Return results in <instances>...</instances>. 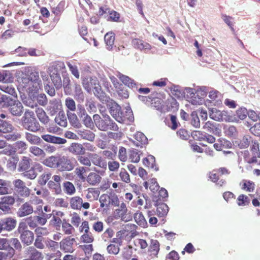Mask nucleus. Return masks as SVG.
<instances>
[{"label": "nucleus", "mask_w": 260, "mask_h": 260, "mask_svg": "<svg viewBox=\"0 0 260 260\" xmlns=\"http://www.w3.org/2000/svg\"><path fill=\"white\" fill-rule=\"evenodd\" d=\"M25 139L32 145H39L42 143V140L39 136L29 133H25Z\"/></svg>", "instance_id": "28"}, {"label": "nucleus", "mask_w": 260, "mask_h": 260, "mask_svg": "<svg viewBox=\"0 0 260 260\" xmlns=\"http://www.w3.org/2000/svg\"><path fill=\"white\" fill-rule=\"evenodd\" d=\"M189 121L190 124L195 128H199L200 126V120L197 112L193 111L190 115Z\"/></svg>", "instance_id": "36"}, {"label": "nucleus", "mask_w": 260, "mask_h": 260, "mask_svg": "<svg viewBox=\"0 0 260 260\" xmlns=\"http://www.w3.org/2000/svg\"><path fill=\"white\" fill-rule=\"evenodd\" d=\"M70 152L75 155L79 156L84 155L85 153V149L83 145L80 143H73L69 147Z\"/></svg>", "instance_id": "17"}, {"label": "nucleus", "mask_w": 260, "mask_h": 260, "mask_svg": "<svg viewBox=\"0 0 260 260\" xmlns=\"http://www.w3.org/2000/svg\"><path fill=\"white\" fill-rule=\"evenodd\" d=\"M188 101L192 105H201L208 92V88L202 86L196 90L193 88L187 87L185 89Z\"/></svg>", "instance_id": "3"}, {"label": "nucleus", "mask_w": 260, "mask_h": 260, "mask_svg": "<svg viewBox=\"0 0 260 260\" xmlns=\"http://www.w3.org/2000/svg\"><path fill=\"white\" fill-rule=\"evenodd\" d=\"M93 93L101 101L106 102L110 98L106 96V93L102 90L101 86L100 85L99 81L96 85H94Z\"/></svg>", "instance_id": "20"}, {"label": "nucleus", "mask_w": 260, "mask_h": 260, "mask_svg": "<svg viewBox=\"0 0 260 260\" xmlns=\"http://www.w3.org/2000/svg\"><path fill=\"white\" fill-rule=\"evenodd\" d=\"M37 101L38 103L41 106H45L47 104V99L46 95L44 93H41L37 95L36 94V98L32 100V101L36 100Z\"/></svg>", "instance_id": "56"}, {"label": "nucleus", "mask_w": 260, "mask_h": 260, "mask_svg": "<svg viewBox=\"0 0 260 260\" xmlns=\"http://www.w3.org/2000/svg\"><path fill=\"white\" fill-rule=\"evenodd\" d=\"M50 78L56 88H59L62 86V81L60 74L50 76Z\"/></svg>", "instance_id": "53"}, {"label": "nucleus", "mask_w": 260, "mask_h": 260, "mask_svg": "<svg viewBox=\"0 0 260 260\" xmlns=\"http://www.w3.org/2000/svg\"><path fill=\"white\" fill-rule=\"evenodd\" d=\"M30 194L29 189L25 186V183L20 179H17V202H23L21 197H27Z\"/></svg>", "instance_id": "10"}, {"label": "nucleus", "mask_w": 260, "mask_h": 260, "mask_svg": "<svg viewBox=\"0 0 260 260\" xmlns=\"http://www.w3.org/2000/svg\"><path fill=\"white\" fill-rule=\"evenodd\" d=\"M88 156L90 158L91 163L92 162L94 165L103 169L107 168L106 161L96 153H89L88 154Z\"/></svg>", "instance_id": "13"}, {"label": "nucleus", "mask_w": 260, "mask_h": 260, "mask_svg": "<svg viewBox=\"0 0 260 260\" xmlns=\"http://www.w3.org/2000/svg\"><path fill=\"white\" fill-rule=\"evenodd\" d=\"M137 150L134 149L131 151L129 158L133 162H138L140 159V154Z\"/></svg>", "instance_id": "57"}, {"label": "nucleus", "mask_w": 260, "mask_h": 260, "mask_svg": "<svg viewBox=\"0 0 260 260\" xmlns=\"http://www.w3.org/2000/svg\"><path fill=\"white\" fill-rule=\"evenodd\" d=\"M56 123L61 126L66 127L67 125L66 116L63 112H59L58 115L55 118Z\"/></svg>", "instance_id": "41"}, {"label": "nucleus", "mask_w": 260, "mask_h": 260, "mask_svg": "<svg viewBox=\"0 0 260 260\" xmlns=\"http://www.w3.org/2000/svg\"><path fill=\"white\" fill-rule=\"evenodd\" d=\"M20 239L21 241L27 245L30 244L34 240V234L32 232L26 230L22 232Z\"/></svg>", "instance_id": "24"}, {"label": "nucleus", "mask_w": 260, "mask_h": 260, "mask_svg": "<svg viewBox=\"0 0 260 260\" xmlns=\"http://www.w3.org/2000/svg\"><path fill=\"white\" fill-rule=\"evenodd\" d=\"M65 105L68 109L67 111H75L76 109V103L71 98L68 97L65 100Z\"/></svg>", "instance_id": "52"}, {"label": "nucleus", "mask_w": 260, "mask_h": 260, "mask_svg": "<svg viewBox=\"0 0 260 260\" xmlns=\"http://www.w3.org/2000/svg\"><path fill=\"white\" fill-rule=\"evenodd\" d=\"M93 118L96 126L100 131L104 132L108 130L117 131L119 129L117 124L110 116H106L105 119H102L100 115L95 114L93 115Z\"/></svg>", "instance_id": "4"}, {"label": "nucleus", "mask_w": 260, "mask_h": 260, "mask_svg": "<svg viewBox=\"0 0 260 260\" xmlns=\"http://www.w3.org/2000/svg\"><path fill=\"white\" fill-rule=\"evenodd\" d=\"M116 75L124 85L128 86L129 88L132 89H137V83L133 79L127 76L122 74L119 72H117Z\"/></svg>", "instance_id": "15"}, {"label": "nucleus", "mask_w": 260, "mask_h": 260, "mask_svg": "<svg viewBox=\"0 0 260 260\" xmlns=\"http://www.w3.org/2000/svg\"><path fill=\"white\" fill-rule=\"evenodd\" d=\"M156 211L159 216L164 217L169 211V207L165 203L159 204L157 206Z\"/></svg>", "instance_id": "42"}, {"label": "nucleus", "mask_w": 260, "mask_h": 260, "mask_svg": "<svg viewBox=\"0 0 260 260\" xmlns=\"http://www.w3.org/2000/svg\"><path fill=\"white\" fill-rule=\"evenodd\" d=\"M17 69V82L19 86L17 90L23 103L31 108L37 107L36 104H31V100L36 98L39 90L42 86V81L39 78V72L32 70L29 67Z\"/></svg>", "instance_id": "1"}, {"label": "nucleus", "mask_w": 260, "mask_h": 260, "mask_svg": "<svg viewBox=\"0 0 260 260\" xmlns=\"http://www.w3.org/2000/svg\"><path fill=\"white\" fill-rule=\"evenodd\" d=\"M74 161L67 156H59L57 169L60 172L72 171L75 167Z\"/></svg>", "instance_id": "6"}, {"label": "nucleus", "mask_w": 260, "mask_h": 260, "mask_svg": "<svg viewBox=\"0 0 260 260\" xmlns=\"http://www.w3.org/2000/svg\"><path fill=\"white\" fill-rule=\"evenodd\" d=\"M98 80L95 77H87L82 79V85L84 89L88 92H90L91 88L94 85H97Z\"/></svg>", "instance_id": "14"}, {"label": "nucleus", "mask_w": 260, "mask_h": 260, "mask_svg": "<svg viewBox=\"0 0 260 260\" xmlns=\"http://www.w3.org/2000/svg\"><path fill=\"white\" fill-rule=\"evenodd\" d=\"M150 248L153 254L157 255L159 250V242L156 240H151Z\"/></svg>", "instance_id": "58"}, {"label": "nucleus", "mask_w": 260, "mask_h": 260, "mask_svg": "<svg viewBox=\"0 0 260 260\" xmlns=\"http://www.w3.org/2000/svg\"><path fill=\"white\" fill-rule=\"evenodd\" d=\"M5 83H12L14 81V73L10 71H4Z\"/></svg>", "instance_id": "59"}, {"label": "nucleus", "mask_w": 260, "mask_h": 260, "mask_svg": "<svg viewBox=\"0 0 260 260\" xmlns=\"http://www.w3.org/2000/svg\"><path fill=\"white\" fill-rule=\"evenodd\" d=\"M74 112L67 111V114L70 123L73 126H77L79 124V121L76 114Z\"/></svg>", "instance_id": "47"}, {"label": "nucleus", "mask_w": 260, "mask_h": 260, "mask_svg": "<svg viewBox=\"0 0 260 260\" xmlns=\"http://www.w3.org/2000/svg\"><path fill=\"white\" fill-rule=\"evenodd\" d=\"M79 136L83 139L93 141L95 138L94 134L89 130L79 131Z\"/></svg>", "instance_id": "32"}, {"label": "nucleus", "mask_w": 260, "mask_h": 260, "mask_svg": "<svg viewBox=\"0 0 260 260\" xmlns=\"http://www.w3.org/2000/svg\"><path fill=\"white\" fill-rule=\"evenodd\" d=\"M63 190L68 195H72L76 191L74 185L69 181H66L63 183Z\"/></svg>", "instance_id": "39"}, {"label": "nucleus", "mask_w": 260, "mask_h": 260, "mask_svg": "<svg viewBox=\"0 0 260 260\" xmlns=\"http://www.w3.org/2000/svg\"><path fill=\"white\" fill-rule=\"evenodd\" d=\"M4 230L11 231L14 229L16 225V221L11 218H7L2 221Z\"/></svg>", "instance_id": "38"}, {"label": "nucleus", "mask_w": 260, "mask_h": 260, "mask_svg": "<svg viewBox=\"0 0 260 260\" xmlns=\"http://www.w3.org/2000/svg\"><path fill=\"white\" fill-rule=\"evenodd\" d=\"M29 152L36 156L44 157L46 156L45 152L37 146L30 147Z\"/></svg>", "instance_id": "45"}, {"label": "nucleus", "mask_w": 260, "mask_h": 260, "mask_svg": "<svg viewBox=\"0 0 260 260\" xmlns=\"http://www.w3.org/2000/svg\"><path fill=\"white\" fill-rule=\"evenodd\" d=\"M241 188L248 192H253L255 188V184L250 180H244Z\"/></svg>", "instance_id": "46"}, {"label": "nucleus", "mask_w": 260, "mask_h": 260, "mask_svg": "<svg viewBox=\"0 0 260 260\" xmlns=\"http://www.w3.org/2000/svg\"><path fill=\"white\" fill-rule=\"evenodd\" d=\"M136 142H134L137 146L145 144L147 143L148 140L146 137L141 132H137L134 135Z\"/></svg>", "instance_id": "33"}, {"label": "nucleus", "mask_w": 260, "mask_h": 260, "mask_svg": "<svg viewBox=\"0 0 260 260\" xmlns=\"http://www.w3.org/2000/svg\"><path fill=\"white\" fill-rule=\"evenodd\" d=\"M36 107V113L39 120L44 124L47 123L49 121V118L47 116L46 112L42 108H38L37 106Z\"/></svg>", "instance_id": "30"}, {"label": "nucleus", "mask_w": 260, "mask_h": 260, "mask_svg": "<svg viewBox=\"0 0 260 260\" xmlns=\"http://www.w3.org/2000/svg\"><path fill=\"white\" fill-rule=\"evenodd\" d=\"M26 253L29 255L31 260H42L43 256L41 252L37 250L33 247H29L26 250Z\"/></svg>", "instance_id": "22"}, {"label": "nucleus", "mask_w": 260, "mask_h": 260, "mask_svg": "<svg viewBox=\"0 0 260 260\" xmlns=\"http://www.w3.org/2000/svg\"><path fill=\"white\" fill-rule=\"evenodd\" d=\"M64 6L65 2L61 1L56 7L52 8V12L55 15H60L64 10Z\"/></svg>", "instance_id": "54"}, {"label": "nucleus", "mask_w": 260, "mask_h": 260, "mask_svg": "<svg viewBox=\"0 0 260 260\" xmlns=\"http://www.w3.org/2000/svg\"><path fill=\"white\" fill-rule=\"evenodd\" d=\"M35 213L39 215L42 217L45 218V219L47 221L52 216V214L46 213L43 212L42 206H39L37 208V210L34 211Z\"/></svg>", "instance_id": "55"}, {"label": "nucleus", "mask_w": 260, "mask_h": 260, "mask_svg": "<svg viewBox=\"0 0 260 260\" xmlns=\"http://www.w3.org/2000/svg\"><path fill=\"white\" fill-rule=\"evenodd\" d=\"M134 219L136 222L140 226L145 227L147 223L143 215L141 212L136 213L134 215Z\"/></svg>", "instance_id": "44"}, {"label": "nucleus", "mask_w": 260, "mask_h": 260, "mask_svg": "<svg viewBox=\"0 0 260 260\" xmlns=\"http://www.w3.org/2000/svg\"><path fill=\"white\" fill-rule=\"evenodd\" d=\"M59 156L52 155L45 159L43 162L46 166L54 169H57Z\"/></svg>", "instance_id": "21"}, {"label": "nucleus", "mask_w": 260, "mask_h": 260, "mask_svg": "<svg viewBox=\"0 0 260 260\" xmlns=\"http://www.w3.org/2000/svg\"><path fill=\"white\" fill-rule=\"evenodd\" d=\"M82 199L78 196L71 198L70 204L71 207L73 209L80 210L81 208Z\"/></svg>", "instance_id": "34"}, {"label": "nucleus", "mask_w": 260, "mask_h": 260, "mask_svg": "<svg viewBox=\"0 0 260 260\" xmlns=\"http://www.w3.org/2000/svg\"><path fill=\"white\" fill-rule=\"evenodd\" d=\"M62 221L61 219L56 216L53 215L52 219L50 221V223L54 227L56 228L57 230L59 229L61 224Z\"/></svg>", "instance_id": "60"}, {"label": "nucleus", "mask_w": 260, "mask_h": 260, "mask_svg": "<svg viewBox=\"0 0 260 260\" xmlns=\"http://www.w3.org/2000/svg\"><path fill=\"white\" fill-rule=\"evenodd\" d=\"M0 90L11 95H14L15 93V88L12 85H0Z\"/></svg>", "instance_id": "61"}, {"label": "nucleus", "mask_w": 260, "mask_h": 260, "mask_svg": "<svg viewBox=\"0 0 260 260\" xmlns=\"http://www.w3.org/2000/svg\"><path fill=\"white\" fill-rule=\"evenodd\" d=\"M43 171V167L39 163H35L31 168L28 170L21 174V175L28 179L33 180L35 179L38 174L42 172Z\"/></svg>", "instance_id": "7"}, {"label": "nucleus", "mask_w": 260, "mask_h": 260, "mask_svg": "<svg viewBox=\"0 0 260 260\" xmlns=\"http://www.w3.org/2000/svg\"><path fill=\"white\" fill-rule=\"evenodd\" d=\"M78 160L82 165L87 167H90L91 165L90 158L88 156H79L78 157Z\"/></svg>", "instance_id": "64"}, {"label": "nucleus", "mask_w": 260, "mask_h": 260, "mask_svg": "<svg viewBox=\"0 0 260 260\" xmlns=\"http://www.w3.org/2000/svg\"><path fill=\"white\" fill-rule=\"evenodd\" d=\"M41 138L47 143L55 144H63L67 142V140L65 139L49 134L43 135L41 136Z\"/></svg>", "instance_id": "16"}, {"label": "nucleus", "mask_w": 260, "mask_h": 260, "mask_svg": "<svg viewBox=\"0 0 260 260\" xmlns=\"http://www.w3.org/2000/svg\"><path fill=\"white\" fill-rule=\"evenodd\" d=\"M76 241L74 238H67L62 240L60 243V248L65 252L72 253L75 249V243Z\"/></svg>", "instance_id": "12"}, {"label": "nucleus", "mask_w": 260, "mask_h": 260, "mask_svg": "<svg viewBox=\"0 0 260 260\" xmlns=\"http://www.w3.org/2000/svg\"><path fill=\"white\" fill-rule=\"evenodd\" d=\"M86 172L85 167H79L76 168L75 173L79 179L83 181H85L86 180V175L84 174Z\"/></svg>", "instance_id": "48"}, {"label": "nucleus", "mask_w": 260, "mask_h": 260, "mask_svg": "<svg viewBox=\"0 0 260 260\" xmlns=\"http://www.w3.org/2000/svg\"><path fill=\"white\" fill-rule=\"evenodd\" d=\"M102 179V177L97 173L94 172L90 173L87 176V182L91 185L98 184Z\"/></svg>", "instance_id": "25"}, {"label": "nucleus", "mask_w": 260, "mask_h": 260, "mask_svg": "<svg viewBox=\"0 0 260 260\" xmlns=\"http://www.w3.org/2000/svg\"><path fill=\"white\" fill-rule=\"evenodd\" d=\"M204 129L210 133L219 136L221 135V129L219 124L214 122L207 121L203 126Z\"/></svg>", "instance_id": "9"}, {"label": "nucleus", "mask_w": 260, "mask_h": 260, "mask_svg": "<svg viewBox=\"0 0 260 260\" xmlns=\"http://www.w3.org/2000/svg\"><path fill=\"white\" fill-rule=\"evenodd\" d=\"M62 229L66 235H72L75 231L74 227L66 221H63L62 223Z\"/></svg>", "instance_id": "51"}, {"label": "nucleus", "mask_w": 260, "mask_h": 260, "mask_svg": "<svg viewBox=\"0 0 260 260\" xmlns=\"http://www.w3.org/2000/svg\"><path fill=\"white\" fill-rule=\"evenodd\" d=\"M106 103L111 115L117 122L125 123L134 121V117L133 111L131 109L126 108L124 112L122 111L121 107L111 99H109Z\"/></svg>", "instance_id": "2"}, {"label": "nucleus", "mask_w": 260, "mask_h": 260, "mask_svg": "<svg viewBox=\"0 0 260 260\" xmlns=\"http://www.w3.org/2000/svg\"><path fill=\"white\" fill-rule=\"evenodd\" d=\"M209 100L207 103H210L215 106H219L222 104V95L217 90H213L209 92Z\"/></svg>", "instance_id": "11"}, {"label": "nucleus", "mask_w": 260, "mask_h": 260, "mask_svg": "<svg viewBox=\"0 0 260 260\" xmlns=\"http://www.w3.org/2000/svg\"><path fill=\"white\" fill-rule=\"evenodd\" d=\"M13 129V126L4 121H0V136H2L3 133H10Z\"/></svg>", "instance_id": "35"}, {"label": "nucleus", "mask_w": 260, "mask_h": 260, "mask_svg": "<svg viewBox=\"0 0 260 260\" xmlns=\"http://www.w3.org/2000/svg\"><path fill=\"white\" fill-rule=\"evenodd\" d=\"M101 12H102V14H103V13H109V15H110L109 18L111 21L117 22L119 19V17H120L119 14L115 11H110V9L108 8L105 9L103 7H101L100 8V13H101Z\"/></svg>", "instance_id": "27"}, {"label": "nucleus", "mask_w": 260, "mask_h": 260, "mask_svg": "<svg viewBox=\"0 0 260 260\" xmlns=\"http://www.w3.org/2000/svg\"><path fill=\"white\" fill-rule=\"evenodd\" d=\"M195 135L200 141H206L209 143H213L215 141V138L213 136L208 134H203L199 131L194 132Z\"/></svg>", "instance_id": "26"}, {"label": "nucleus", "mask_w": 260, "mask_h": 260, "mask_svg": "<svg viewBox=\"0 0 260 260\" xmlns=\"http://www.w3.org/2000/svg\"><path fill=\"white\" fill-rule=\"evenodd\" d=\"M59 106L58 102L56 100L50 102V105L48 108L50 114L51 115H53L56 113L59 110Z\"/></svg>", "instance_id": "49"}, {"label": "nucleus", "mask_w": 260, "mask_h": 260, "mask_svg": "<svg viewBox=\"0 0 260 260\" xmlns=\"http://www.w3.org/2000/svg\"><path fill=\"white\" fill-rule=\"evenodd\" d=\"M34 212V209L30 203L26 202L23 204L19 209L17 212L20 217H23L31 214Z\"/></svg>", "instance_id": "18"}, {"label": "nucleus", "mask_w": 260, "mask_h": 260, "mask_svg": "<svg viewBox=\"0 0 260 260\" xmlns=\"http://www.w3.org/2000/svg\"><path fill=\"white\" fill-rule=\"evenodd\" d=\"M209 115L210 118L217 121H227L230 119L226 112L221 111L216 108L210 109Z\"/></svg>", "instance_id": "8"}, {"label": "nucleus", "mask_w": 260, "mask_h": 260, "mask_svg": "<svg viewBox=\"0 0 260 260\" xmlns=\"http://www.w3.org/2000/svg\"><path fill=\"white\" fill-rule=\"evenodd\" d=\"M65 68V65L62 62H58L53 63L48 69V73L50 76L60 74L61 70Z\"/></svg>", "instance_id": "19"}, {"label": "nucleus", "mask_w": 260, "mask_h": 260, "mask_svg": "<svg viewBox=\"0 0 260 260\" xmlns=\"http://www.w3.org/2000/svg\"><path fill=\"white\" fill-rule=\"evenodd\" d=\"M237 201V204L239 206H245L250 203V199L248 197L243 194L239 196Z\"/></svg>", "instance_id": "50"}, {"label": "nucleus", "mask_w": 260, "mask_h": 260, "mask_svg": "<svg viewBox=\"0 0 260 260\" xmlns=\"http://www.w3.org/2000/svg\"><path fill=\"white\" fill-rule=\"evenodd\" d=\"M104 40L106 44L107 48L109 50L112 49L115 40L114 34L112 32L107 33L105 35Z\"/></svg>", "instance_id": "37"}, {"label": "nucleus", "mask_w": 260, "mask_h": 260, "mask_svg": "<svg viewBox=\"0 0 260 260\" xmlns=\"http://www.w3.org/2000/svg\"><path fill=\"white\" fill-rule=\"evenodd\" d=\"M74 98L79 103H82L84 100V94L80 84L74 83Z\"/></svg>", "instance_id": "23"}, {"label": "nucleus", "mask_w": 260, "mask_h": 260, "mask_svg": "<svg viewBox=\"0 0 260 260\" xmlns=\"http://www.w3.org/2000/svg\"><path fill=\"white\" fill-rule=\"evenodd\" d=\"M81 239L84 243H90L93 241L94 238L91 232L84 233L81 236Z\"/></svg>", "instance_id": "63"}, {"label": "nucleus", "mask_w": 260, "mask_h": 260, "mask_svg": "<svg viewBox=\"0 0 260 260\" xmlns=\"http://www.w3.org/2000/svg\"><path fill=\"white\" fill-rule=\"evenodd\" d=\"M31 159L28 157L23 156L22 159L19 162L18 171L20 172H25L30 167V162Z\"/></svg>", "instance_id": "29"}, {"label": "nucleus", "mask_w": 260, "mask_h": 260, "mask_svg": "<svg viewBox=\"0 0 260 260\" xmlns=\"http://www.w3.org/2000/svg\"><path fill=\"white\" fill-rule=\"evenodd\" d=\"M19 123L26 129L37 132L40 129L39 123L34 116L32 111H26Z\"/></svg>", "instance_id": "5"}, {"label": "nucleus", "mask_w": 260, "mask_h": 260, "mask_svg": "<svg viewBox=\"0 0 260 260\" xmlns=\"http://www.w3.org/2000/svg\"><path fill=\"white\" fill-rule=\"evenodd\" d=\"M48 187L52 190V192L56 194H60L61 188L60 183H56L52 180L49 181L48 182Z\"/></svg>", "instance_id": "40"}, {"label": "nucleus", "mask_w": 260, "mask_h": 260, "mask_svg": "<svg viewBox=\"0 0 260 260\" xmlns=\"http://www.w3.org/2000/svg\"><path fill=\"white\" fill-rule=\"evenodd\" d=\"M51 173L49 172H44L38 178V182L41 185H45L51 177Z\"/></svg>", "instance_id": "43"}, {"label": "nucleus", "mask_w": 260, "mask_h": 260, "mask_svg": "<svg viewBox=\"0 0 260 260\" xmlns=\"http://www.w3.org/2000/svg\"><path fill=\"white\" fill-rule=\"evenodd\" d=\"M143 165L148 168L154 169L155 171H157L158 168L155 166V159L152 155H149L147 157H145L143 160Z\"/></svg>", "instance_id": "31"}, {"label": "nucleus", "mask_w": 260, "mask_h": 260, "mask_svg": "<svg viewBox=\"0 0 260 260\" xmlns=\"http://www.w3.org/2000/svg\"><path fill=\"white\" fill-rule=\"evenodd\" d=\"M107 250L109 254L116 255L120 250L119 246L114 244H110L107 247Z\"/></svg>", "instance_id": "62"}]
</instances>
